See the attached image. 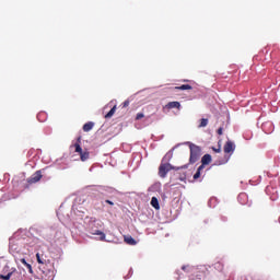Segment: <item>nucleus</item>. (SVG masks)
I'll return each mask as SVG.
<instances>
[{
    "label": "nucleus",
    "instance_id": "412c9836",
    "mask_svg": "<svg viewBox=\"0 0 280 280\" xmlns=\"http://www.w3.org/2000/svg\"><path fill=\"white\" fill-rule=\"evenodd\" d=\"M229 156H224L223 160L217 161V165H226V163H229Z\"/></svg>",
    "mask_w": 280,
    "mask_h": 280
},
{
    "label": "nucleus",
    "instance_id": "a878e982",
    "mask_svg": "<svg viewBox=\"0 0 280 280\" xmlns=\"http://www.w3.org/2000/svg\"><path fill=\"white\" fill-rule=\"evenodd\" d=\"M212 150L213 152H217V153L222 152V149L220 147L219 148L212 147Z\"/></svg>",
    "mask_w": 280,
    "mask_h": 280
},
{
    "label": "nucleus",
    "instance_id": "1a4fd4ad",
    "mask_svg": "<svg viewBox=\"0 0 280 280\" xmlns=\"http://www.w3.org/2000/svg\"><path fill=\"white\" fill-rule=\"evenodd\" d=\"M237 200L241 205H246V202H248V195H246V192H241Z\"/></svg>",
    "mask_w": 280,
    "mask_h": 280
},
{
    "label": "nucleus",
    "instance_id": "a211bd4d",
    "mask_svg": "<svg viewBox=\"0 0 280 280\" xmlns=\"http://www.w3.org/2000/svg\"><path fill=\"white\" fill-rule=\"evenodd\" d=\"M100 191L103 194V196H108V194L113 191V188L101 187Z\"/></svg>",
    "mask_w": 280,
    "mask_h": 280
},
{
    "label": "nucleus",
    "instance_id": "72a5a7b5",
    "mask_svg": "<svg viewBox=\"0 0 280 280\" xmlns=\"http://www.w3.org/2000/svg\"><path fill=\"white\" fill-rule=\"evenodd\" d=\"M40 115H43V114H38V115H37V119H40Z\"/></svg>",
    "mask_w": 280,
    "mask_h": 280
},
{
    "label": "nucleus",
    "instance_id": "cd10ccee",
    "mask_svg": "<svg viewBox=\"0 0 280 280\" xmlns=\"http://www.w3.org/2000/svg\"><path fill=\"white\" fill-rule=\"evenodd\" d=\"M154 188H155V189H161V184H155V185H153L151 189H154Z\"/></svg>",
    "mask_w": 280,
    "mask_h": 280
},
{
    "label": "nucleus",
    "instance_id": "20e7f679",
    "mask_svg": "<svg viewBox=\"0 0 280 280\" xmlns=\"http://www.w3.org/2000/svg\"><path fill=\"white\" fill-rule=\"evenodd\" d=\"M25 277V269H13L12 271H10L7 275H1L0 279L3 280H23V278Z\"/></svg>",
    "mask_w": 280,
    "mask_h": 280
},
{
    "label": "nucleus",
    "instance_id": "f03ea898",
    "mask_svg": "<svg viewBox=\"0 0 280 280\" xmlns=\"http://www.w3.org/2000/svg\"><path fill=\"white\" fill-rule=\"evenodd\" d=\"M185 145H189L190 150V163H197V161L200 160V156H202V149L199 145H196L191 142H185Z\"/></svg>",
    "mask_w": 280,
    "mask_h": 280
},
{
    "label": "nucleus",
    "instance_id": "bb28decb",
    "mask_svg": "<svg viewBox=\"0 0 280 280\" xmlns=\"http://www.w3.org/2000/svg\"><path fill=\"white\" fill-rule=\"evenodd\" d=\"M143 113H139V114H137V116H136V119H143Z\"/></svg>",
    "mask_w": 280,
    "mask_h": 280
},
{
    "label": "nucleus",
    "instance_id": "7ed1b4c3",
    "mask_svg": "<svg viewBox=\"0 0 280 280\" xmlns=\"http://www.w3.org/2000/svg\"><path fill=\"white\" fill-rule=\"evenodd\" d=\"M101 226V221H92L89 226V232L91 233V235H98V240H101V242H104L106 240V234L100 231Z\"/></svg>",
    "mask_w": 280,
    "mask_h": 280
},
{
    "label": "nucleus",
    "instance_id": "c85d7f7f",
    "mask_svg": "<svg viewBox=\"0 0 280 280\" xmlns=\"http://www.w3.org/2000/svg\"><path fill=\"white\" fill-rule=\"evenodd\" d=\"M205 165H206V164H201V165L198 167L197 171L202 172V170H205Z\"/></svg>",
    "mask_w": 280,
    "mask_h": 280
},
{
    "label": "nucleus",
    "instance_id": "9d476101",
    "mask_svg": "<svg viewBox=\"0 0 280 280\" xmlns=\"http://www.w3.org/2000/svg\"><path fill=\"white\" fill-rule=\"evenodd\" d=\"M125 242L129 246H137V241L132 236H125Z\"/></svg>",
    "mask_w": 280,
    "mask_h": 280
},
{
    "label": "nucleus",
    "instance_id": "aec40b11",
    "mask_svg": "<svg viewBox=\"0 0 280 280\" xmlns=\"http://www.w3.org/2000/svg\"><path fill=\"white\" fill-rule=\"evenodd\" d=\"M81 161H89L90 153L88 151L81 152Z\"/></svg>",
    "mask_w": 280,
    "mask_h": 280
},
{
    "label": "nucleus",
    "instance_id": "9b49d317",
    "mask_svg": "<svg viewBox=\"0 0 280 280\" xmlns=\"http://www.w3.org/2000/svg\"><path fill=\"white\" fill-rule=\"evenodd\" d=\"M174 156V152L173 151H168L165 155H164V158H163V160H162V163H167L168 161H172V158Z\"/></svg>",
    "mask_w": 280,
    "mask_h": 280
},
{
    "label": "nucleus",
    "instance_id": "39448f33",
    "mask_svg": "<svg viewBox=\"0 0 280 280\" xmlns=\"http://www.w3.org/2000/svg\"><path fill=\"white\" fill-rule=\"evenodd\" d=\"M171 170H174L172 164H170V163H162L160 165V167H159V176L161 178H165V176H167V173L171 172Z\"/></svg>",
    "mask_w": 280,
    "mask_h": 280
},
{
    "label": "nucleus",
    "instance_id": "7c9ffc66",
    "mask_svg": "<svg viewBox=\"0 0 280 280\" xmlns=\"http://www.w3.org/2000/svg\"><path fill=\"white\" fill-rule=\"evenodd\" d=\"M129 104H130L129 101H125V102H124V106H125V107H126V106H129Z\"/></svg>",
    "mask_w": 280,
    "mask_h": 280
},
{
    "label": "nucleus",
    "instance_id": "2eb2a0df",
    "mask_svg": "<svg viewBox=\"0 0 280 280\" xmlns=\"http://www.w3.org/2000/svg\"><path fill=\"white\" fill-rule=\"evenodd\" d=\"M117 110V105H115L106 115H105V119H110V117H113V115H115Z\"/></svg>",
    "mask_w": 280,
    "mask_h": 280
},
{
    "label": "nucleus",
    "instance_id": "ddd939ff",
    "mask_svg": "<svg viewBox=\"0 0 280 280\" xmlns=\"http://www.w3.org/2000/svg\"><path fill=\"white\" fill-rule=\"evenodd\" d=\"M151 207H153V209H161V206L159 205V199L156 197H152L151 199Z\"/></svg>",
    "mask_w": 280,
    "mask_h": 280
},
{
    "label": "nucleus",
    "instance_id": "dca6fc26",
    "mask_svg": "<svg viewBox=\"0 0 280 280\" xmlns=\"http://www.w3.org/2000/svg\"><path fill=\"white\" fill-rule=\"evenodd\" d=\"M21 264H23V266H25V268L28 269V272L32 275L34 271L32 270V265L27 264V261H25V258H21L20 259Z\"/></svg>",
    "mask_w": 280,
    "mask_h": 280
},
{
    "label": "nucleus",
    "instance_id": "f3484780",
    "mask_svg": "<svg viewBox=\"0 0 280 280\" xmlns=\"http://www.w3.org/2000/svg\"><path fill=\"white\" fill-rule=\"evenodd\" d=\"M177 91H191V85L189 84H183L180 86H176Z\"/></svg>",
    "mask_w": 280,
    "mask_h": 280
},
{
    "label": "nucleus",
    "instance_id": "f257e3e1",
    "mask_svg": "<svg viewBox=\"0 0 280 280\" xmlns=\"http://www.w3.org/2000/svg\"><path fill=\"white\" fill-rule=\"evenodd\" d=\"M9 253L13 255V257H16V255H21V253H23V243L21 240L16 238V236L9 240Z\"/></svg>",
    "mask_w": 280,
    "mask_h": 280
},
{
    "label": "nucleus",
    "instance_id": "6ab92c4d",
    "mask_svg": "<svg viewBox=\"0 0 280 280\" xmlns=\"http://www.w3.org/2000/svg\"><path fill=\"white\" fill-rule=\"evenodd\" d=\"M168 108H180V103L179 102H171L167 104Z\"/></svg>",
    "mask_w": 280,
    "mask_h": 280
},
{
    "label": "nucleus",
    "instance_id": "393cba45",
    "mask_svg": "<svg viewBox=\"0 0 280 280\" xmlns=\"http://www.w3.org/2000/svg\"><path fill=\"white\" fill-rule=\"evenodd\" d=\"M200 177V171H197L194 175V179L198 180V178Z\"/></svg>",
    "mask_w": 280,
    "mask_h": 280
},
{
    "label": "nucleus",
    "instance_id": "2f4dec72",
    "mask_svg": "<svg viewBox=\"0 0 280 280\" xmlns=\"http://www.w3.org/2000/svg\"><path fill=\"white\" fill-rule=\"evenodd\" d=\"M218 135H222V128L218 129Z\"/></svg>",
    "mask_w": 280,
    "mask_h": 280
},
{
    "label": "nucleus",
    "instance_id": "4be33fe9",
    "mask_svg": "<svg viewBox=\"0 0 280 280\" xmlns=\"http://www.w3.org/2000/svg\"><path fill=\"white\" fill-rule=\"evenodd\" d=\"M182 270H184L185 272H194V270H196V268H194L191 266H183Z\"/></svg>",
    "mask_w": 280,
    "mask_h": 280
},
{
    "label": "nucleus",
    "instance_id": "b1692460",
    "mask_svg": "<svg viewBox=\"0 0 280 280\" xmlns=\"http://www.w3.org/2000/svg\"><path fill=\"white\" fill-rule=\"evenodd\" d=\"M74 148H75V152H78L79 154H82V147H80V144L79 143H75L74 144Z\"/></svg>",
    "mask_w": 280,
    "mask_h": 280
},
{
    "label": "nucleus",
    "instance_id": "5701e85b",
    "mask_svg": "<svg viewBox=\"0 0 280 280\" xmlns=\"http://www.w3.org/2000/svg\"><path fill=\"white\" fill-rule=\"evenodd\" d=\"M209 120L207 118H202L199 125V128H207Z\"/></svg>",
    "mask_w": 280,
    "mask_h": 280
},
{
    "label": "nucleus",
    "instance_id": "f704fd0d",
    "mask_svg": "<svg viewBox=\"0 0 280 280\" xmlns=\"http://www.w3.org/2000/svg\"><path fill=\"white\" fill-rule=\"evenodd\" d=\"M215 268H220V264H217V265H215Z\"/></svg>",
    "mask_w": 280,
    "mask_h": 280
},
{
    "label": "nucleus",
    "instance_id": "4468645a",
    "mask_svg": "<svg viewBox=\"0 0 280 280\" xmlns=\"http://www.w3.org/2000/svg\"><path fill=\"white\" fill-rule=\"evenodd\" d=\"M93 126H95L94 122H86L84 126H83V131L84 132H91V130H93Z\"/></svg>",
    "mask_w": 280,
    "mask_h": 280
},
{
    "label": "nucleus",
    "instance_id": "f8f14e48",
    "mask_svg": "<svg viewBox=\"0 0 280 280\" xmlns=\"http://www.w3.org/2000/svg\"><path fill=\"white\" fill-rule=\"evenodd\" d=\"M202 165H209L211 163V154H205L201 159Z\"/></svg>",
    "mask_w": 280,
    "mask_h": 280
},
{
    "label": "nucleus",
    "instance_id": "c756f323",
    "mask_svg": "<svg viewBox=\"0 0 280 280\" xmlns=\"http://www.w3.org/2000/svg\"><path fill=\"white\" fill-rule=\"evenodd\" d=\"M105 202H106V205H110L112 207H113V205H115L113 201H110V200H105Z\"/></svg>",
    "mask_w": 280,
    "mask_h": 280
},
{
    "label": "nucleus",
    "instance_id": "423d86ee",
    "mask_svg": "<svg viewBox=\"0 0 280 280\" xmlns=\"http://www.w3.org/2000/svg\"><path fill=\"white\" fill-rule=\"evenodd\" d=\"M223 150L225 154H233V152H235V143L232 141L225 142Z\"/></svg>",
    "mask_w": 280,
    "mask_h": 280
},
{
    "label": "nucleus",
    "instance_id": "473e14b6",
    "mask_svg": "<svg viewBox=\"0 0 280 280\" xmlns=\"http://www.w3.org/2000/svg\"><path fill=\"white\" fill-rule=\"evenodd\" d=\"M48 280H54V275H51Z\"/></svg>",
    "mask_w": 280,
    "mask_h": 280
},
{
    "label": "nucleus",
    "instance_id": "0eeeda50",
    "mask_svg": "<svg viewBox=\"0 0 280 280\" xmlns=\"http://www.w3.org/2000/svg\"><path fill=\"white\" fill-rule=\"evenodd\" d=\"M43 178V174L40 173V171H37L35 174H33L30 179L28 183L32 185L34 183H38V180H40Z\"/></svg>",
    "mask_w": 280,
    "mask_h": 280
},
{
    "label": "nucleus",
    "instance_id": "6e6552de",
    "mask_svg": "<svg viewBox=\"0 0 280 280\" xmlns=\"http://www.w3.org/2000/svg\"><path fill=\"white\" fill-rule=\"evenodd\" d=\"M36 259L37 262L40 264L42 266H47V264H49V260H47V258H45L44 255H40V253L36 254Z\"/></svg>",
    "mask_w": 280,
    "mask_h": 280
}]
</instances>
